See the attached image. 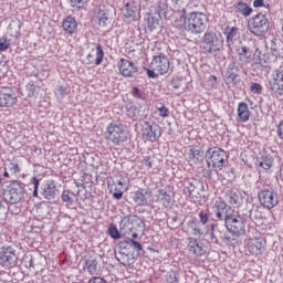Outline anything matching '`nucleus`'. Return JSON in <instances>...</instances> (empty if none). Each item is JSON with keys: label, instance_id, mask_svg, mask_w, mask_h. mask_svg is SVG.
<instances>
[{"label": "nucleus", "instance_id": "1", "mask_svg": "<svg viewBox=\"0 0 283 283\" xmlns=\"http://www.w3.org/2000/svg\"><path fill=\"white\" fill-rule=\"evenodd\" d=\"M178 14L180 21H184V30L189 32V34H202L207 30V23H209L207 14L198 11L187 13V9L179 10Z\"/></svg>", "mask_w": 283, "mask_h": 283}, {"label": "nucleus", "instance_id": "2", "mask_svg": "<svg viewBox=\"0 0 283 283\" xmlns=\"http://www.w3.org/2000/svg\"><path fill=\"white\" fill-rule=\"evenodd\" d=\"M206 158L208 167H212L221 178H227V175L219 172L222 171V169H228L227 165H229V156H227V151L218 147H211L206 151Z\"/></svg>", "mask_w": 283, "mask_h": 283}, {"label": "nucleus", "instance_id": "3", "mask_svg": "<svg viewBox=\"0 0 283 283\" xmlns=\"http://www.w3.org/2000/svg\"><path fill=\"white\" fill-rule=\"evenodd\" d=\"M3 200L8 205H19L25 198V184L17 180H11L2 188Z\"/></svg>", "mask_w": 283, "mask_h": 283}, {"label": "nucleus", "instance_id": "4", "mask_svg": "<svg viewBox=\"0 0 283 283\" xmlns=\"http://www.w3.org/2000/svg\"><path fill=\"white\" fill-rule=\"evenodd\" d=\"M201 48L205 54H218L224 48V38L218 31H207L201 39Z\"/></svg>", "mask_w": 283, "mask_h": 283}, {"label": "nucleus", "instance_id": "5", "mask_svg": "<svg viewBox=\"0 0 283 283\" xmlns=\"http://www.w3.org/2000/svg\"><path fill=\"white\" fill-rule=\"evenodd\" d=\"M270 25L269 18L264 13H258L248 21V30L254 36H264L269 32Z\"/></svg>", "mask_w": 283, "mask_h": 283}, {"label": "nucleus", "instance_id": "6", "mask_svg": "<svg viewBox=\"0 0 283 283\" xmlns=\"http://www.w3.org/2000/svg\"><path fill=\"white\" fill-rule=\"evenodd\" d=\"M224 227L232 235L224 234L223 238L227 242H233V240H238L240 235H244V220L235 217V214H232L224 221Z\"/></svg>", "mask_w": 283, "mask_h": 283}, {"label": "nucleus", "instance_id": "7", "mask_svg": "<svg viewBox=\"0 0 283 283\" xmlns=\"http://www.w3.org/2000/svg\"><path fill=\"white\" fill-rule=\"evenodd\" d=\"M120 233H134V231H145V221L136 214L125 216L119 222Z\"/></svg>", "mask_w": 283, "mask_h": 283}, {"label": "nucleus", "instance_id": "8", "mask_svg": "<svg viewBox=\"0 0 283 283\" xmlns=\"http://www.w3.org/2000/svg\"><path fill=\"white\" fill-rule=\"evenodd\" d=\"M106 140H109L114 145H120L127 140V133L123 124L109 123L105 132Z\"/></svg>", "mask_w": 283, "mask_h": 283}, {"label": "nucleus", "instance_id": "9", "mask_svg": "<svg viewBox=\"0 0 283 283\" xmlns=\"http://www.w3.org/2000/svg\"><path fill=\"white\" fill-rule=\"evenodd\" d=\"M258 198L260 205L264 207V209H275L277 205H280V198L277 193L273 189H263L258 192Z\"/></svg>", "mask_w": 283, "mask_h": 283}, {"label": "nucleus", "instance_id": "10", "mask_svg": "<svg viewBox=\"0 0 283 283\" xmlns=\"http://www.w3.org/2000/svg\"><path fill=\"white\" fill-rule=\"evenodd\" d=\"M130 198L137 207H149L154 202V192L149 188H139L130 193Z\"/></svg>", "mask_w": 283, "mask_h": 283}, {"label": "nucleus", "instance_id": "11", "mask_svg": "<svg viewBox=\"0 0 283 283\" xmlns=\"http://www.w3.org/2000/svg\"><path fill=\"white\" fill-rule=\"evenodd\" d=\"M17 265V250L12 245L0 248V266L10 269Z\"/></svg>", "mask_w": 283, "mask_h": 283}, {"label": "nucleus", "instance_id": "12", "mask_svg": "<svg viewBox=\"0 0 283 283\" xmlns=\"http://www.w3.org/2000/svg\"><path fill=\"white\" fill-rule=\"evenodd\" d=\"M115 258L123 266H132L134 264V258H132L128 242L122 241L118 243L115 250Z\"/></svg>", "mask_w": 283, "mask_h": 283}, {"label": "nucleus", "instance_id": "13", "mask_svg": "<svg viewBox=\"0 0 283 283\" xmlns=\"http://www.w3.org/2000/svg\"><path fill=\"white\" fill-rule=\"evenodd\" d=\"M142 132L144 138L146 140H149L150 143H156L161 136L163 130L160 129V126L157 123L154 122H144V125L142 126Z\"/></svg>", "mask_w": 283, "mask_h": 283}, {"label": "nucleus", "instance_id": "14", "mask_svg": "<svg viewBox=\"0 0 283 283\" xmlns=\"http://www.w3.org/2000/svg\"><path fill=\"white\" fill-rule=\"evenodd\" d=\"M212 213L217 221L226 222L233 213V208L224 201H217L212 206Z\"/></svg>", "mask_w": 283, "mask_h": 283}, {"label": "nucleus", "instance_id": "15", "mask_svg": "<svg viewBox=\"0 0 283 283\" xmlns=\"http://www.w3.org/2000/svg\"><path fill=\"white\" fill-rule=\"evenodd\" d=\"M3 178H21V171H23L21 160L13 158L3 168H0Z\"/></svg>", "mask_w": 283, "mask_h": 283}, {"label": "nucleus", "instance_id": "16", "mask_svg": "<svg viewBox=\"0 0 283 283\" xmlns=\"http://www.w3.org/2000/svg\"><path fill=\"white\" fill-rule=\"evenodd\" d=\"M153 70H156V72L158 74H160L161 76L164 74H167V72H169V59L167 57V55L163 52L156 53L153 56V61L150 63Z\"/></svg>", "mask_w": 283, "mask_h": 283}, {"label": "nucleus", "instance_id": "17", "mask_svg": "<svg viewBox=\"0 0 283 283\" xmlns=\"http://www.w3.org/2000/svg\"><path fill=\"white\" fill-rule=\"evenodd\" d=\"M17 92L10 86L0 88V107H12L17 105Z\"/></svg>", "mask_w": 283, "mask_h": 283}, {"label": "nucleus", "instance_id": "18", "mask_svg": "<svg viewBox=\"0 0 283 283\" xmlns=\"http://www.w3.org/2000/svg\"><path fill=\"white\" fill-rule=\"evenodd\" d=\"M117 67L122 76H124L125 78H133L135 74H138V66H136L134 62L126 60L124 57H122L117 62Z\"/></svg>", "mask_w": 283, "mask_h": 283}, {"label": "nucleus", "instance_id": "19", "mask_svg": "<svg viewBox=\"0 0 283 283\" xmlns=\"http://www.w3.org/2000/svg\"><path fill=\"white\" fill-rule=\"evenodd\" d=\"M242 71H240V66L235 62H231L228 64L226 69V81L230 85H240L242 77H240Z\"/></svg>", "mask_w": 283, "mask_h": 283}, {"label": "nucleus", "instance_id": "20", "mask_svg": "<svg viewBox=\"0 0 283 283\" xmlns=\"http://www.w3.org/2000/svg\"><path fill=\"white\" fill-rule=\"evenodd\" d=\"M114 12H116V9L112 6H99L98 12L95 15L96 21H98V25H101V28H107Z\"/></svg>", "mask_w": 283, "mask_h": 283}, {"label": "nucleus", "instance_id": "21", "mask_svg": "<svg viewBox=\"0 0 283 283\" xmlns=\"http://www.w3.org/2000/svg\"><path fill=\"white\" fill-rule=\"evenodd\" d=\"M41 193L45 200H56L59 198V190L56 189V182L52 179L45 180L41 185Z\"/></svg>", "mask_w": 283, "mask_h": 283}, {"label": "nucleus", "instance_id": "22", "mask_svg": "<svg viewBox=\"0 0 283 283\" xmlns=\"http://www.w3.org/2000/svg\"><path fill=\"white\" fill-rule=\"evenodd\" d=\"M205 158H207V155L205 156V151L199 148L189 146L188 150H186V160L191 165H202L205 163Z\"/></svg>", "mask_w": 283, "mask_h": 283}, {"label": "nucleus", "instance_id": "23", "mask_svg": "<svg viewBox=\"0 0 283 283\" xmlns=\"http://www.w3.org/2000/svg\"><path fill=\"white\" fill-rule=\"evenodd\" d=\"M273 63L275 61H283V41L280 38H273L270 43Z\"/></svg>", "mask_w": 283, "mask_h": 283}, {"label": "nucleus", "instance_id": "24", "mask_svg": "<svg viewBox=\"0 0 283 283\" xmlns=\"http://www.w3.org/2000/svg\"><path fill=\"white\" fill-rule=\"evenodd\" d=\"M270 90H272L276 96H283V70L276 71L275 75L269 82Z\"/></svg>", "mask_w": 283, "mask_h": 283}, {"label": "nucleus", "instance_id": "25", "mask_svg": "<svg viewBox=\"0 0 283 283\" xmlns=\"http://www.w3.org/2000/svg\"><path fill=\"white\" fill-rule=\"evenodd\" d=\"M120 12L127 21H136V17H138V7H136V2L130 1L122 7Z\"/></svg>", "mask_w": 283, "mask_h": 283}, {"label": "nucleus", "instance_id": "26", "mask_svg": "<svg viewBox=\"0 0 283 283\" xmlns=\"http://www.w3.org/2000/svg\"><path fill=\"white\" fill-rule=\"evenodd\" d=\"M274 160L275 159L273 158V155H271V154L261 156L255 163L259 174H262V171H269V169H271V167H273Z\"/></svg>", "mask_w": 283, "mask_h": 283}, {"label": "nucleus", "instance_id": "27", "mask_svg": "<svg viewBox=\"0 0 283 283\" xmlns=\"http://www.w3.org/2000/svg\"><path fill=\"white\" fill-rule=\"evenodd\" d=\"M188 249L193 255H205L207 247L199 239L189 238Z\"/></svg>", "mask_w": 283, "mask_h": 283}, {"label": "nucleus", "instance_id": "28", "mask_svg": "<svg viewBox=\"0 0 283 283\" xmlns=\"http://www.w3.org/2000/svg\"><path fill=\"white\" fill-rule=\"evenodd\" d=\"M103 59H105V52L103 51V46L101 44H96V59H94V54L88 53L85 60L86 65H92V63H95V65H101L103 63Z\"/></svg>", "mask_w": 283, "mask_h": 283}, {"label": "nucleus", "instance_id": "29", "mask_svg": "<svg viewBox=\"0 0 283 283\" xmlns=\"http://www.w3.org/2000/svg\"><path fill=\"white\" fill-rule=\"evenodd\" d=\"M248 251L252 255H262L264 251V244L262 243V239H251L248 242Z\"/></svg>", "mask_w": 283, "mask_h": 283}, {"label": "nucleus", "instance_id": "30", "mask_svg": "<svg viewBox=\"0 0 283 283\" xmlns=\"http://www.w3.org/2000/svg\"><path fill=\"white\" fill-rule=\"evenodd\" d=\"M238 118L240 123H248L251 118V112L249 111V105L245 102H240L237 109Z\"/></svg>", "mask_w": 283, "mask_h": 283}, {"label": "nucleus", "instance_id": "31", "mask_svg": "<svg viewBox=\"0 0 283 283\" xmlns=\"http://www.w3.org/2000/svg\"><path fill=\"white\" fill-rule=\"evenodd\" d=\"M157 197L164 207H169L171 205V188L167 186L159 189Z\"/></svg>", "mask_w": 283, "mask_h": 283}, {"label": "nucleus", "instance_id": "32", "mask_svg": "<svg viewBox=\"0 0 283 283\" xmlns=\"http://www.w3.org/2000/svg\"><path fill=\"white\" fill-rule=\"evenodd\" d=\"M61 200L69 209H72V207L76 205V193H74L70 189L63 190L61 195Z\"/></svg>", "mask_w": 283, "mask_h": 283}, {"label": "nucleus", "instance_id": "33", "mask_svg": "<svg viewBox=\"0 0 283 283\" xmlns=\"http://www.w3.org/2000/svg\"><path fill=\"white\" fill-rule=\"evenodd\" d=\"M77 25L78 24L76 23V19L71 15L66 17L62 22V28L64 32H67V34H74V32H76Z\"/></svg>", "mask_w": 283, "mask_h": 283}, {"label": "nucleus", "instance_id": "34", "mask_svg": "<svg viewBox=\"0 0 283 283\" xmlns=\"http://www.w3.org/2000/svg\"><path fill=\"white\" fill-rule=\"evenodd\" d=\"M187 227L191 230L192 235H199V238L201 235H205V231L200 229V222L196 217H192L191 219H189V221L187 222Z\"/></svg>", "mask_w": 283, "mask_h": 283}, {"label": "nucleus", "instance_id": "35", "mask_svg": "<svg viewBox=\"0 0 283 283\" xmlns=\"http://www.w3.org/2000/svg\"><path fill=\"white\" fill-rule=\"evenodd\" d=\"M160 15H154V13H147L145 17V21H146V28L148 30V32H154V30H156V28H158L159 24V19Z\"/></svg>", "mask_w": 283, "mask_h": 283}, {"label": "nucleus", "instance_id": "36", "mask_svg": "<svg viewBox=\"0 0 283 283\" xmlns=\"http://www.w3.org/2000/svg\"><path fill=\"white\" fill-rule=\"evenodd\" d=\"M226 199L230 205H235L237 207L242 202V193L239 190L231 189L226 193Z\"/></svg>", "mask_w": 283, "mask_h": 283}, {"label": "nucleus", "instance_id": "37", "mask_svg": "<svg viewBox=\"0 0 283 283\" xmlns=\"http://www.w3.org/2000/svg\"><path fill=\"white\" fill-rule=\"evenodd\" d=\"M234 8L239 14H242V17H251L253 13V8L249 7V4L243 1H239Z\"/></svg>", "mask_w": 283, "mask_h": 283}, {"label": "nucleus", "instance_id": "38", "mask_svg": "<svg viewBox=\"0 0 283 283\" xmlns=\"http://www.w3.org/2000/svg\"><path fill=\"white\" fill-rule=\"evenodd\" d=\"M237 54L240 56V61H243L244 63H251L252 52L249 46H241L237 49Z\"/></svg>", "mask_w": 283, "mask_h": 283}, {"label": "nucleus", "instance_id": "39", "mask_svg": "<svg viewBox=\"0 0 283 283\" xmlns=\"http://www.w3.org/2000/svg\"><path fill=\"white\" fill-rule=\"evenodd\" d=\"M84 269L91 273V275H94L96 271H98V260L96 258L91 256L85 261Z\"/></svg>", "mask_w": 283, "mask_h": 283}, {"label": "nucleus", "instance_id": "40", "mask_svg": "<svg viewBox=\"0 0 283 283\" xmlns=\"http://www.w3.org/2000/svg\"><path fill=\"white\" fill-rule=\"evenodd\" d=\"M126 114L128 118H132L133 120H138V116H140V109L134 104H127Z\"/></svg>", "mask_w": 283, "mask_h": 283}, {"label": "nucleus", "instance_id": "41", "mask_svg": "<svg viewBox=\"0 0 283 283\" xmlns=\"http://www.w3.org/2000/svg\"><path fill=\"white\" fill-rule=\"evenodd\" d=\"M132 96L135 97L136 101H146L147 94L145 93V88L139 87V86H134L130 90Z\"/></svg>", "mask_w": 283, "mask_h": 283}, {"label": "nucleus", "instance_id": "42", "mask_svg": "<svg viewBox=\"0 0 283 283\" xmlns=\"http://www.w3.org/2000/svg\"><path fill=\"white\" fill-rule=\"evenodd\" d=\"M224 34L227 35V43H233L235 38L238 36V28L237 27H227L224 29Z\"/></svg>", "mask_w": 283, "mask_h": 283}, {"label": "nucleus", "instance_id": "43", "mask_svg": "<svg viewBox=\"0 0 283 283\" xmlns=\"http://www.w3.org/2000/svg\"><path fill=\"white\" fill-rule=\"evenodd\" d=\"M167 283H180V273L176 270H170L166 275Z\"/></svg>", "mask_w": 283, "mask_h": 283}, {"label": "nucleus", "instance_id": "44", "mask_svg": "<svg viewBox=\"0 0 283 283\" xmlns=\"http://www.w3.org/2000/svg\"><path fill=\"white\" fill-rule=\"evenodd\" d=\"M210 241L212 244H218V233H220V230L218 229V224L211 223L210 224Z\"/></svg>", "mask_w": 283, "mask_h": 283}, {"label": "nucleus", "instance_id": "45", "mask_svg": "<svg viewBox=\"0 0 283 283\" xmlns=\"http://www.w3.org/2000/svg\"><path fill=\"white\" fill-rule=\"evenodd\" d=\"M198 181L196 179L187 180L184 184L185 189L188 190L189 196H193V192L196 191V188L198 187Z\"/></svg>", "mask_w": 283, "mask_h": 283}, {"label": "nucleus", "instance_id": "46", "mask_svg": "<svg viewBox=\"0 0 283 283\" xmlns=\"http://www.w3.org/2000/svg\"><path fill=\"white\" fill-rule=\"evenodd\" d=\"M27 90L29 92L28 96L34 97L39 94L41 88L39 86L34 85V82L31 81L27 84Z\"/></svg>", "mask_w": 283, "mask_h": 283}, {"label": "nucleus", "instance_id": "47", "mask_svg": "<svg viewBox=\"0 0 283 283\" xmlns=\"http://www.w3.org/2000/svg\"><path fill=\"white\" fill-rule=\"evenodd\" d=\"M69 94L70 87L67 86L59 85L55 90V96H57V98H65Z\"/></svg>", "mask_w": 283, "mask_h": 283}, {"label": "nucleus", "instance_id": "48", "mask_svg": "<svg viewBox=\"0 0 283 283\" xmlns=\"http://www.w3.org/2000/svg\"><path fill=\"white\" fill-rule=\"evenodd\" d=\"M108 235L113 240H120V231H118V228H116V226H114V224L109 226Z\"/></svg>", "mask_w": 283, "mask_h": 283}, {"label": "nucleus", "instance_id": "49", "mask_svg": "<svg viewBox=\"0 0 283 283\" xmlns=\"http://www.w3.org/2000/svg\"><path fill=\"white\" fill-rule=\"evenodd\" d=\"M275 57H270L266 54H263L261 56H259V65H261V67H266L272 61H274Z\"/></svg>", "mask_w": 283, "mask_h": 283}, {"label": "nucleus", "instance_id": "50", "mask_svg": "<svg viewBox=\"0 0 283 283\" xmlns=\"http://www.w3.org/2000/svg\"><path fill=\"white\" fill-rule=\"evenodd\" d=\"M31 182L33 185V198H39V187H41V179L33 177Z\"/></svg>", "mask_w": 283, "mask_h": 283}, {"label": "nucleus", "instance_id": "51", "mask_svg": "<svg viewBox=\"0 0 283 283\" xmlns=\"http://www.w3.org/2000/svg\"><path fill=\"white\" fill-rule=\"evenodd\" d=\"M182 83L180 82V80L178 78H172L169 83H168V90H171V92H174V90H180Z\"/></svg>", "mask_w": 283, "mask_h": 283}, {"label": "nucleus", "instance_id": "52", "mask_svg": "<svg viewBox=\"0 0 283 283\" xmlns=\"http://www.w3.org/2000/svg\"><path fill=\"white\" fill-rule=\"evenodd\" d=\"M250 90H251L252 94H262V91L264 88L262 87V84L252 82L250 85Z\"/></svg>", "mask_w": 283, "mask_h": 283}, {"label": "nucleus", "instance_id": "53", "mask_svg": "<svg viewBox=\"0 0 283 283\" xmlns=\"http://www.w3.org/2000/svg\"><path fill=\"white\" fill-rule=\"evenodd\" d=\"M10 40L7 38H0V52H6L7 50H10Z\"/></svg>", "mask_w": 283, "mask_h": 283}, {"label": "nucleus", "instance_id": "54", "mask_svg": "<svg viewBox=\"0 0 283 283\" xmlns=\"http://www.w3.org/2000/svg\"><path fill=\"white\" fill-rule=\"evenodd\" d=\"M124 242H128L129 243V249H134L135 251H143V244H140V242L134 240V239H129L128 241H124Z\"/></svg>", "mask_w": 283, "mask_h": 283}, {"label": "nucleus", "instance_id": "55", "mask_svg": "<svg viewBox=\"0 0 283 283\" xmlns=\"http://www.w3.org/2000/svg\"><path fill=\"white\" fill-rule=\"evenodd\" d=\"M157 111L159 112V116H161V118L169 117V108L165 107V104H160V106L157 107Z\"/></svg>", "mask_w": 283, "mask_h": 283}, {"label": "nucleus", "instance_id": "56", "mask_svg": "<svg viewBox=\"0 0 283 283\" xmlns=\"http://www.w3.org/2000/svg\"><path fill=\"white\" fill-rule=\"evenodd\" d=\"M114 185H115V188H114V192H113V198L115 200H122L124 192L118 186H116V184H114Z\"/></svg>", "mask_w": 283, "mask_h": 283}, {"label": "nucleus", "instance_id": "57", "mask_svg": "<svg viewBox=\"0 0 283 283\" xmlns=\"http://www.w3.org/2000/svg\"><path fill=\"white\" fill-rule=\"evenodd\" d=\"M253 8H271V4H264V0H254Z\"/></svg>", "mask_w": 283, "mask_h": 283}, {"label": "nucleus", "instance_id": "58", "mask_svg": "<svg viewBox=\"0 0 283 283\" xmlns=\"http://www.w3.org/2000/svg\"><path fill=\"white\" fill-rule=\"evenodd\" d=\"M199 219H200L201 224H207V222H209V214H207V212H205V211H200Z\"/></svg>", "mask_w": 283, "mask_h": 283}, {"label": "nucleus", "instance_id": "59", "mask_svg": "<svg viewBox=\"0 0 283 283\" xmlns=\"http://www.w3.org/2000/svg\"><path fill=\"white\" fill-rule=\"evenodd\" d=\"M88 283H107V280L101 276H93L88 280Z\"/></svg>", "mask_w": 283, "mask_h": 283}, {"label": "nucleus", "instance_id": "60", "mask_svg": "<svg viewBox=\"0 0 283 283\" xmlns=\"http://www.w3.org/2000/svg\"><path fill=\"white\" fill-rule=\"evenodd\" d=\"M276 134L281 140H283V119L276 126Z\"/></svg>", "mask_w": 283, "mask_h": 283}, {"label": "nucleus", "instance_id": "61", "mask_svg": "<svg viewBox=\"0 0 283 283\" xmlns=\"http://www.w3.org/2000/svg\"><path fill=\"white\" fill-rule=\"evenodd\" d=\"M147 76L148 78H157L158 77V72L156 73V70L151 69H146Z\"/></svg>", "mask_w": 283, "mask_h": 283}, {"label": "nucleus", "instance_id": "62", "mask_svg": "<svg viewBox=\"0 0 283 283\" xmlns=\"http://www.w3.org/2000/svg\"><path fill=\"white\" fill-rule=\"evenodd\" d=\"M208 83L213 87V85L218 83V77L216 75H210L208 78Z\"/></svg>", "mask_w": 283, "mask_h": 283}, {"label": "nucleus", "instance_id": "63", "mask_svg": "<svg viewBox=\"0 0 283 283\" xmlns=\"http://www.w3.org/2000/svg\"><path fill=\"white\" fill-rule=\"evenodd\" d=\"M144 163H145V166H146V167L151 168V157L146 156V157L144 158Z\"/></svg>", "mask_w": 283, "mask_h": 283}, {"label": "nucleus", "instance_id": "64", "mask_svg": "<svg viewBox=\"0 0 283 283\" xmlns=\"http://www.w3.org/2000/svg\"><path fill=\"white\" fill-rule=\"evenodd\" d=\"M84 0H71L72 8L76 6V3H83Z\"/></svg>", "mask_w": 283, "mask_h": 283}]
</instances>
